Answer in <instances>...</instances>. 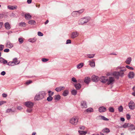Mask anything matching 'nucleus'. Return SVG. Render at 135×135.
Segmentation results:
<instances>
[{"mask_svg": "<svg viewBox=\"0 0 135 135\" xmlns=\"http://www.w3.org/2000/svg\"><path fill=\"white\" fill-rule=\"evenodd\" d=\"M46 93L44 91L40 92L35 96L34 99L35 100H39L43 99L46 96Z\"/></svg>", "mask_w": 135, "mask_h": 135, "instance_id": "nucleus-1", "label": "nucleus"}, {"mask_svg": "<svg viewBox=\"0 0 135 135\" xmlns=\"http://www.w3.org/2000/svg\"><path fill=\"white\" fill-rule=\"evenodd\" d=\"M78 117H74L70 119V122L73 125H76L78 122Z\"/></svg>", "mask_w": 135, "mask_h": 135, "instance_id": "nucleus-2", "label": "nucleus"}, {"mask_svg": "<svg viewBox=\"0 0 135 135\" xmlns=\"http://www.w3.org/2000/svg\"><path fill=\"white\" fill-rule=\"evenodd\" d=\"M124 74V73L123 71L122 70H120V72L114 71L112 73V74L114 76V77L118 79L119 78V76L120 75L122 76Z\"/></svg>", "mask_w": 135, "mask_h": 135, "instance_id": "nucleus-3", "label": "nucleus"}, {"mask_svg": "<svg viewBox=\"0 0 135 135\" xmlns=\"http://www.w3.org/2000/svg\"><path fill=\"white\" fill-rule=\"evenodd\" d=\"M90 20V19L88 18H84L80 19L79 21V24L83 25L85 23H87Z\"/></svg>", "mask_w": 135, "mask_h": 135, "instance_id": "nucleus-4", "label": "nucleus"}, {"mask_svg": "<svg viewBox=\"0 0 135 135\" xmlns=\"http://www.w3.org/2000/svg\"><path fill=\"white\" fill-rule=\"evenodd\" d=\"M25 105L27 107H33V103L31 102L28 101L25 102Z\"/></svg>", "mask_w": 135, "mask_h": 135, "instance_id": "nucleus-5", "label": "nucleus"}, {"mask_svg": "<svg viewBox=\"0 0 135 135\" xmlns=\"http://www.w3.org/2000/svg\"><path fill=\"white\" fill-rule=\"evenodd\" d=\"M128 105L129 108L132 110L134 108L135 104L132 101H131L128 103Z\"/></svg>", "mask_w": 135, "mask_h": 135, "instance_id": "nucleus-6", "label": "nucleus"}, {"mask_svg": "<svg viewBox=\"0 0 135 135\" xmlns=\"http://www.w3.org/2000/svg\"><path fill=\"white\" fill-rule=\"evenodd\" d=\"M102 132L100 133V134L102 135H104L103 133H108L110 132L109 129L108 128H105L103 129L102 131Z\"/></svg>", "mask_w": 135, "mask_h": 135, "instance_id": "nucleus-7", "label": "nucleus"}, {"mask_svg": "<svg viewBox=\"0 0 135 135\" xmlns=\"http://www.w3.org/2000/svg\"><path fill=\"white\" fill-rule=\"evenodd\" d=\"M100 80L101 82L105 83L108 80V79L105 76H102L100 78Z\"/></svg>", "mask_w": 135, "mask_h": 135, "instance_id": "nucleus-8", "label": "nucleus"}, {"mask_svg": "<svg viewBox=\"0 0 135 135\" xmlns=\"http://www.w3.org/2000/svg\"><path fill=\"white\" fill-rule=\"evenodd\" d=\"M114 80V78L112 77H109L108 79V80H107V84H109L112 83Z\"/></svg>", "mask_w": 135, "mask_h": 135, "instance_id": "nucleus-9", "label": "nucleus"}, {"mask_svg": "<svg viewBox=\"0 0 135 135\" xmlns=\"http://www.w3.org/2000/svg\"><path fill=\"white\" fill-rule=\"evenodd\" d=\"M65 88L64 86H60L55 88V90L57 92H59L64 89Z\"/></svg>", "mask_w": 135, "mask_h": 135, "instance_id": "nucleus-10", "label": "nucleus"}, {"mask_svg": "<svg viewBox=\"0 0 135 135\" xmlns=\"http://www.w3.org/2000/svg\"><path fill=\"white\" fill-rule=\"evenodd\" d=\"M17 6H11V5H8L7 6L8 8L11 10H14L16 9L17 8Z\"/></svg>", "mask_w": 135, "mask_h": 135, "instance_id": "nucleus-11", "label": "nucleus"}, {"mask_svg": "<svg viewBox=\"0 0 135 135\" xmlns=\"http://www.w3.org/2000/svg\"><path fill=\"white\" fill-rule=\"evenodd\" d=\"M79 34V33L77 32H73L71 34V37L72 38H74L78 36Z\"/></svg>", "mask_w": 135, "mask_h": 135, "instance_id": "nucleus-12", "label": "nucleus"}, {"mask_svg": "<svg viewBox=\"0 0 135 135\" xmlns=\"http://www.w3.org/2000/svg\"><path fill=\"white\" fill-rule=\"evenodd\" d=\"M91 79L93 81L96 82L98 80V77L95 75H93L91 77Z\"/></svg>", "mask_w": 135, "mask_h": 135, "instance_id": "nucleus-13", "label": "nucleus"}, {"mask_svg": "<svg viewBox=\"0 0 135 135\" xmlns=\"http://www.w3.org/2000/svg\"><path fill=\"white\" fill-rule=\"evenodd\" d=\"M99 110L100 112H104L106 111V109L104 107H102L99 108Z\"/></svg>", "mask_w": 135, "mask_h": 135, "instance_id": "nucleus-14", "label": "nucleus"}, {"mask_svg": "<svg viewBox=\"0 0 135 135\" xmlns=\"http://www.w3.org/2000/svg\"><path fill=\"white\" fill-rule=\"evenodd\" d=\"M84 81L86 84H88L90 81V78L88 77H85V78Z\"/></svg>", "mask_w": 135, "mask_h": 135, "instance_id": "nucleus-15", "label": "nucleus"}, {"mask_svg": "<svg viewBox=\"0 0 135 135\" xmlns=\"http://www.w3.org/2000/svg\"><path fill=\"white\" fill-rule=\"evenodd\" d=\"M95 60L93 59L89 61V65L91 67H94L95 66Z\"/></svg>", "mask_w": 135, "mask_h": 135, "instance_id": "nucleus-16", "label": "nucleus"}, {"mask_svg": "<svg viewBox=\"0 0 135 135\" xmlns=\"http://www.w3.org/2000/svg\"><path fill=\"white\" fill-rule=\"evenodd\" d=\"M81 105L82 108H86L87 107L86 102L85 101H82L81 102Z\"/></svg>", "mask_w": 135, "mask_h": 135, "instance_id": "nucleus-17", "label": "nucleus"}, {"mask_svg": "<svg viewBox=\"0 0 135 135\" xmlns=\"http://www.w3.org/2000/svg\"><path fill=\"white\" fill-rule=\"evenodd\" d=\"M25 17L27 20H30L31 18V16L29 13H27L25 15Z\"/></svg>", "mask_w": 135, "mask_h": 135, "instance_id": "nucleus-18", "label": "nucleus"}, {"mask_svg": "<svg viewBox=\"0 0 135 135\" xmlns=\"http://www.w3.org/2000/svg\"><path fill=\"white\" fill-rule=\"evenodd\" d=\"M6 46L8 47L11 48L13 46V45L9 42H8L7 43Z\"/></svg>", "mask_w": 135, "mask_h": 135, "instance_id": "nucleus-19", "label": "nucleus"}, {"mask_svg": "<svg viewBox=\"0 0 135 135\" xmlns=\"http://www.w3.org/2000/svg\"><path fill=\"white\" fill-rule=\"evenodd\" d=\"M5 27L6 29L9 30L11 28V26L8 22H6L4 24Z\"/></svg>", "mask_w": 135, "mask_h": 135, "instance_id": "nucleus-20", "label": "nucleus"}, {"mask_svg": "<svg viewBox=\"0 0 135 135\" xmlns=\"http://www.w3.org/2000/svg\"><path fill=\"white\" fill-rule=\"evenodd\" d=\"M134 74L133 72H130L128 75V76L130 78H132L134 77Z\"/></svg>", "mask_w": 135, "mask_h": 135, "instance_id": "nucleus-21", "label": "nucleus"}, {"mask_svg": "<svg viewBox=\"0 0 135 135\" xmlns=\"http://www.w3.org/2000/svg\"><path fill=\"white\" fill-rule=\"evenodd\" d=\"M68 94V90H65L64 91L62 94L65 97L67 96Z\"/></svg>", "mask_w": 135, "mask_h": 135, "instance_id": "nucleus-22", "label": "nucleus"}, {"mask_svg": "<svg viewBox=\"0 0 135 135\" xmlns=\"http://www.w3.org/2000/svg\"><path fill=\"white\" fill-rule=\"evenodd\" d=\"M75 86L77 90H79L81 88V85L79 83L76 84L75 85Z\"/></svg>", "mask_w": 135, "mask_h": 135, "instance_id": "nucleus-23", "label": "nucleus"}, {"mask_svg": "<svg viewBox=\"0 0 135 135\" xmlns=\"http://www.w3.org/2000/svg\"><path fill=\"white\" fill-rule=\"evenodd\" d=\"M129 129L131 130H132L133 129H135V127L134 125L131 124L130 125L129 124Z\"/></svg>", "mask_w": 135, "mask_h": 135, "instance_id": "nucleus-24", "label": "nucleus"}, {"mask_svg": "<svg viewBox=\"0 0 135 135\" xmlns=\"http://www.w3.org/2000/svg\"><path fill=\"white\" fill-rule=\"evenodd\" d=\"M78 132L79 134V135H85L86 133L87 132L85 131H79Z\"/></svg>", "mask_w": 135, "mask_h": 135, "instance_id": "nucleus-25", "label": "nucleus"}, {"mask_svg": "<svg viewBox=\"0 0 135 135\" xmlns=\"http://www.w3.org/2000/svg\"><path fill=\"white\" fill-rule=\"evenodd\" d=\"M13 61L16 65L19 64L20 62V61L18 60L16 58L13 59Z\"/></svg>", "mask_w": 135, "mask_h": 135, "instance_id": "nucleus-26", "label": "nucleus"}, {"mask_svg": "<svg viewBox=\"0 0 135 135\" xmlns=\"http://www.w3.org/2000/svg\"><path fill=\"white\" fill-rule=\"evenodd\" d=\"M93 111V109L91 108H89L85 111V112L88 113H90Z\"/></svg>", "mask_w": 135, "mask_h": 135, "instance_id": "nucleus-27", "label": "nucleus"}, {"mask_svg": "<svg viewBox=\"0 0 135 135\" xmlns=\"http://www.w3.org/2000/svg\"><path fill=\"white\" fill-rule=\"evenodd\" d=\"M131 61V57H128L126 61V63L127 64H129Z\"/></svg>", "mask_w": 135, "mask_h": 135, "instance_id": "nucleus-28", "label": "nucleus"}, {"mask_svg": "<svg viewBox=\"0 0 135 135\" xmlns=\"http://www.w3.org/2000/svg\"><path fill=\"white\" fill-rule=\"evenodd\" d=\"M95 54H88L86 55V57L88 58H91L93 57Z\"/></svg>", "mask_w": 135, "mask_h": 135, "instance_id": "nucleus-29", "label": "nucleus"}, {"mask_svg": "<svg viewBox=\"0 0 135 135\" xmlns=\"http://www.w3.org/2000/svg\"><path fill=\"white\" fill-rule=\"evenodd\" d=\"M28 24L31 25H35L36 23V22L34 20H30L28 21Z\"/></svg>", "mask_w": 135, "mask_h": 135, "instance_id": "nucleus-30", "label": "nucleus"}, {"mask_svg": "<svg viewBox=\"0 0 135 135\" xmlns=\"http://www.w3.org/2000/svg\"><path fill=\"white\" fill-rule=\"evenodd\" d=\"M32 83V80H28L26 81L25 83V84L26 85H27Z\"/></svg>", "mask_w": 135, "mask_h": 135, "instance_id": "nucleus-31", "label": "nucleus"}, {"mask_svg": "<svg viewBox=\"0 0 135 135\" xmlns=\"http://www.w3.org/2000/svg\"><path fill=\"white\" fill-rule=\"evenodd\" d=\"M36 40V38H33L29 39L28 40L29 41L32 42H35Z\"/></svg>", "mask_w": 135, "mask_h": 135, "instance_id": "nucleus-32", "label": "nucleus"}, {"mask_svg": "<svg viewBox=\"0 0 135 135\" xmlns=\"http://www.w3.org/2000/svg\"><path fill=\"white\" fill-rule=\"evenodd\" d=\"M55 100H58L60 98V96L59 95H55L54 96Z\"/></svg>", "mask_w": 135, "mask_h": 135, "instance_id": "nucleus-33", "label": "nucleus"}, {"mask_svg": "<svg viewBox=\"0 0 135 135\" xmlns=\"http://www.w3.org/2000/svg\"><path fill=\"white\" fill-rule=\"evenodd\" d=\"M19 26L23 27H25L26 26V24L24 22H21L18 24Z\"/></svg>", "mask_w": 135, "mask_h": 135, "instance_id": "nucleus-34", "label": "nucleus"}, {"mask_svg": "<svg viewBox=\"0 0 135 135\" xmlns=\"http://www.w3.org/2000/svg\"><path fill=\"white\" fill-rule=\"evenodd\" d=\"M7 65L10 66H13L16 65L13 61L9 62L8 63Z\"/></svg>", "mask_w": 135, "mask_h": 135, "instance_id": "nucleus-35", "label": "nucleus"}, {"mask_svg": "<svg viewBox=\"0 0 135 135\" xmlns=\"http://www.w3.org/2000/svg\"><path fill=\"white\" fill-rule=\"evenodd\" d=\"M83 65V64L81 63L77 65V68L78 69H80L81 68Z\"/></svg>", "mask_w": 135, "mask_h": 135, "instance_id": "nucleus-36", "label": "nucleus"}, {"mask_svg": "<svg viewBox=\"0 0 135 135\" xmlns=\"http://www.w3.org/2000/svg\"><path fill=\"white\" fill-rule=\"evenodd\" d=\"M78 12H77V11H74L72 13V15L73 16H76L78 15Z\"/></svg>", "mask_w": 135, "mask_h": 135, "instance_id": "nucleus-37", "label": "nucleus"}, {"mask_svg": "<svg viewBox=\"0 0 135 135\" xmlns=\"http://www.w3.org/2000/svg\"><path fill=\"white\" fill-rule=\"evenodd\" d=\"M27 111L28 113H31L32 110V107H28Z\"/></svg>", "mask_w": 135, "mask_h": 135, "instance_id": "nucleus-38", "label": "nucleus"}, {"mask_svg": "<svg viewBox=\"0 0 135 135\" xmlns=\"http://www.w3.org/2000/svg\"><path fill=\"white\" fill-rule=\"evenodd\" d=\"M129 124L128 123H125L124 124L121 126V127L124 128H127V127L129 126Z\"/></svg>", "mask_w": 135, "mask_h": 135, "instance_id": "nucleus-39", "label": "nucleus"}, {"mask_svg": "<svg viewBox=\"0 0 135 135\" xmlns=\"http://www.w3.org/2000/svg\"><path fill=\"white\" fill-rule=\"evenodd\" d=\"M77 93V91L75 90H73L71 91V93L72 94L74 95H75Z\"/></svg>", "mask_w": 135, "mask_h": 135, "instance_id": "nucleus-40", "label": "nucleus"}, {"mask_svg": "<svg viewBox=\"0 0 135 135\" xmlns=\"http://www.w3.org/2000/svg\"><path fill=\"white\" fill-rule=\"evenodd\" d=\"M101 118L104 120L108 121L109 120L108 119L105 118L104 116H101Z\"/></svg>", "mask_w": 135, "mask_h": 135, "instance_id": "nucleus-41", "label": "nucleus"}, {"mask_svg": "<svg viewBox=\"0 0 135 135\" xmlns=\"http://www.w3.org/2000/svg\"><path fill=\"white\" fill-rule=\"evenodd\" d=\"M53 98L51 96H49L47 98V100L48 101H50L52 100Z\"/></svg>", "mask_w": 135, "mask_h": 135, "instance_id": "nucleus-42", "label": "nucleus"}, {"mask_svg": "<svg viewBox=\"0 0 135 135\" xmlns=\"http://www.w3.org/2000/svg\"><path fill=\"white\" fill-rule=\"evenodd\" d=\"M12 112H13L14 111L12 110L11 109H8L6 111V112L7 113H9Z\"/></svg>", "mask_w": 135, "mask_h": 135, "instance_id": "nucleus-43", "label": "nucleus"}, {"mask_svg": "<svg viewBox=\"0 0 135 135\" xmlns=\"http://www.w3.org/2000/svg\"><path fill=\"white\" fill-rule=\"evenodd\" d=\"M126 67L128 69H129L131 70H133L134 69L132 67H130L129 66H128V65H126Z\"/></svg>", "mask_w": 135, "mask_h": 135, "instance_id": "nucleus-44", "label": "nucleus"}, {"mask_svg": "<svg viewBox=\"0 0 135 135\" xmlns=\"http://www.w3.org/2000/svg\"><path fill=\"white\" fill-rule=\"evenodd\" d=\"M18 41L21 44L23 42V39L22 38H20L18 39Z\"/></svg>", "mask_w": 135, "mask_h": 135, "instance_id": "nucleus-45", "label": "nucleus"}, {"mask_svg": "<svg viewBox=\"0 0 135 135\" xmlns=\"http://www.w3.org/2000/svg\"><path fill=\"white\" fill-rule=\"evenodd\" d=\"M109 110L110 112H113L114 111V109L112 107H109Z\"/></svg>", "mask_w": 135, "mask_h": 135, "instance_id": "nucleus-46", "label": "nucleus"}, {"mask_svg": "<svg viewBox=\"0 0 135 135\" xmlns=\"http://www.w3.org/2000/svg\"><path fill=\"white\" fill-rule=\"evenodd\" d=\"M4 48V46L2 45H0V51H2Z\"/></svg>", "mask_w": 135, "mask_h": 135, "instance_id": "nucleus-47", "label": "nucleus"}, {"mask_svg": "<svg viewBox=\"0 0 135 135\" xmlns=\"http://www.w3.org/2000/svg\"><path fill=\"white\" fill-rule=\"evenodd\" d=\"M118 110L120 112H121L123 110V108L122 106H120L118 108Z\"/></svg>", "mask_w": 135, "mask_h": 135, "instance_id": "nucleus-48", "label": "nucleus"}, {"mask_svg": "<svg viewBox=\"0 0 135 135\" xmlns=\"http://www.w3.org/2000/svg\"><path fill=\"white\" fill-rule=\"evenodd\" d=\"M42 60L43 62H46L49 60V59L45 58H43L42 59Z\"/></svg>", "mask_w": 135, "mask_h": 135, "instance_id": "nucleus-49", "label": "nucleus"}, {"mask_svg": "<svg viewBox=\"0 0 135 135\" xmlns=\"http://www.w3.org/2000/svg\"><path fill=\"white\" fill-rule=\"evenodd\" d=\"M133 90L134 92L132 93V95L134 96H135V86L133 88Z\"/></svg>", "mask_w": 135, "mask_h": 135, "instance_id": "nucleus-50", "label": "nucleus"}, {"mask_svg": "<svg viewBox=\"0 0 135 135\" xmlns=\"http://www.w3.org/2000/svg\"><path fill=\"white\" fill-rule=\"evenodd\" d=\"M84 11V10L83 9H81L79 10L78 11H77V12H78V15H80V13H81L82 12H83Z\"/></svg>", "mask_w": 135, "mask_h": 135, "instance_id": "nucleus-51", "label": "nucleus"}, {"mask_svg": "<svg viewBox=\"0 0 135 135\" xmlns=\"http://www.w3.org/2000/svg\"><path fill=\"white\" fill-rule=\"evenodd\" d=\"M48 93L49 94V95L50 96L54 94V93L53 92H52L51 91H48Z\"/></svg>", "mask_w": 135, "mask_h": 135, "instance_id": "nucleus-52", "label": "nucleus"}, {"mask_svg": "<svg viewBox=\"0 0 135 135\" xmlns=\"http://www.w3.org/2000/svg\"><path fill=\"white\" fill-rule=\"evenodd\" d=\"M38 35L40 36H42L43 35V34L40 32H38Z\"/></svg>", "mask_w": 135, "mask_h": 135, "instance_id": "nucleus-53", "label": "nucleus"}, {"mask_svg": "<svg viewBox=\"0 0 135 135\" xmlns=\"http://www.w3.org/2000/svg\"><path fill=\"white\" fill-rule=\"evenodd\" d=\"M5 60L2 57L0 58V62H1L3 63Z\"/></svg>", "mask_w": 135, "mask_h": 135, "instance_id": "nucleus-54", "label": "nucleus"}, {"mask_svg": "<svg viewBox=\"0 0 135 135\" xmlns=\"http://www.w3.org/2000/svg\"><path fill=\"white\" fill-rule=\"evenodd\" d=\"M6 103V102L4 101H0V105H2V104Z\"/></svg>", "mask_w": 135, "mask_h": 135, "instance_id": "nucleus-55", "label": "nucleus"}, {"mask_svg": "<svg viewBox=\"0 0 135 135\" xmlns=\"http://www.w3.org/2000/svg\"><path fill=\"white\" fill-rule=\"evenodd\" d=\"M72 80L74 82H76L77 81L76 79L74 77H73L72 78Z\"/></svg>", "mask_w": 135, "mask_h": 135, "instance_id": "nucleus-56", "label": "nucleus"}, {"mask_svg": "<svg viewBox=\"0 0 135 135\" xmlns=\"http://www.w3.org/2000/svg\"><path fill=\"white\" fill-rule=\"evenodd\" d=\"M9 51V49H5L4 50V52H8Z\"/></svg>", "mask_w": 135, "mask_h": 135, "instance_id": "nucleus-57", "label": "nucleus"}, {"mask_svg": "<svg viewBox=\"0 0 135 135\" xmlns=\"http://www.w3.org/2000/svg\"><path fill=\"white\" fill-rule=\"evenodd\" d=\"M71 40H70L68 39L67 40L66 44H70L71 43Z\"/></svg>", "mask_w": 135, "mask_h": 135, "instance_id": "nucleus-58", "label": "nucleus"}, {"mask_svg": "<svg viewBox=\"0 0 135 135\" xmlns=\"http://www.w3.org/2000/svg\"><path fill=\"white\" fill-rule=\"evenodd\" d=\"M126 117L128 120H129L130 118V116L128 114H127L126 115Z\"/></svg>", "mask_w": 135, "mask_h": 135, "instance_id": "nucleus-59", "label": "nucleus"}, {"mask_svg": "<svg viewBox=\"0 0 135 135\" xmlns=\"http://www.w3.org/2000/svg\"><path fill=\"white\" fill-rule=\"evenodd\" d=\"M79 128L81 130H84L85 129V127L84 126H80Z\"/></svg>", "mask_w": 135, "mask_h": 135, "instance_id": "nucleus-60", "label": "nucleus"}, {"mask_svg": "<svg viewBox=\"0 0 135 135\" xmlns=\"http://www.w3.org/2000/svg\"><path fill=\"white\" fill-rule=\"evenodd\" d=\"M6 74V72L4 71H3L1 73V74L3 76L4 75Z\"/></svg>", "mask_w": 135, "mask_h": 135, "instance_id": "nucleus-61", "label": "nucleus"}, {"mask_svg": "<svg viewBox=\"0 0 135 135\" xmlns=\"http://www.w3.org/2000/svg\"><path fill=\"white\" fill-rule=\"evenodd\" d=\"M17 109H19V110H21L22 109V107L20 106H18L17 107Z\"/></svg>", "mask_w": 135, "mask_h": 135, "instance_id": "nucleus-62", "label": "nucleus"}, {"mask_svg": "<svg viewBox=\"0 0 135 135\" xmlns=\"http://www.w3.org/2000/svg\"><path fill=\"white\" fill-rule=\"evenodd\" d=\"M27 2L28 4H30L31 3L32 0H27Z\"/></svg>", "mask_w": 135, "mask_h": 135, "instance_id": "nucleus-63", "label": "nucleus"}, {"mask_svg": "<svg viewBox=\"0 0 135 135\" xmlns=\"http://www.w3.org/2000/svg\"><path fill=\"white\" fill-rule=\"evenodd\" d=\"M7 95L3 93L2 94V96L4 97H7Z\"/></svg>", "mask_w": 135, "mask_h": 135, "instance_id": "nucleus-64", "label": "nucleus"}]
</instances>
